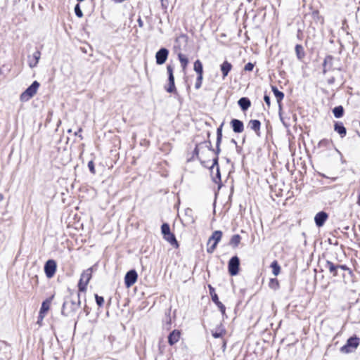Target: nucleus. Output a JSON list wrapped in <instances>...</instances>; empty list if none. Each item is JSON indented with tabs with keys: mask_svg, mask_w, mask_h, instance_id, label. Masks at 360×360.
Instances as JSON below:
<instances>
[{
	"mask_svg": "<svg viewBox=\"0 0 360 360\" xmlns=\"http://www.w3.org/2000/svg\"><path fill=\"white\" fill-rule=\"evenodd\" d=\"M39 83L37 81L33 82V83L20 95V101L26 102L32 98L37 92L39 87Z\"/></svg>",
	"mask_w": 360,
	"mask_h": 360,
	"instance_id": "nucleus-1",
	"label": "nucleus"
},
{
	"mask_svg": "<svg viewBox=\"0 0 360 360\" xmlns=\"http://www.w3.org/2000/svg\"><path fill=\"white\" fill-rule=\"evenodd\" d=\"M221 236L222 232L221 231H215L212 233L207 242V252L208 253H212L214 251L217 243L221 240Z\"/></svg>",
	"mask_w": 360,
	"mask_h": 360,
	"instance_id": "nucleus-2",
	"label": "nucleus"
},
{
	"mask_svg": "<svg viewBox=\"0 0 360 360\" xmlns=\"http://www.w3.org/2000/svg\"><path fill=\"white\" fill-rule=\"evenodd\" d=\"M92 268H89L83 271V273L81 275L78 288L79 290L81 292H84L86 290V286L91 278L92 276Z\"/></svg>",
	"mask_w": 360,
	"mask_h": 360,
	"instance_id": "nucleus-3",
	"label": "nucleus"
},
{
	"mask_svg": "<svg viewBox=\"0 0 360 360\" xmlns=\"http://www.w3.org/2000/svg\"><path fill=\"white\" fill-rule=\"evenodd\" d=\"M359 345V339L356 337L349 338L347 343L340 348L342 353L348 354L354 352Z\"/></svg>",
	"mask_w": 360,
	"mask_h": 360,
	"instance_id": "nucleus-4",
	"label": "nucleus"
},
{
	"mask_svg": "<svg viewBox=\"0 0 360 360\" xmlns=\"http://www.w3.org/2000/svg\"><path fill=\"white\" fill-rule=\"evenodd\" d=\"M79 305L80 301L79 300L77 301H65L63 303L61 313L64 316H68L71 311H76L79 307Z\"/></svg>",
	"mask_w": 360,
	"mask_h": 360,
	"instance_id": "nucleus-5",
	"label": "nucleus"
},
{
	"mask_svg": "<svg viewBox=\"0 0 360 360\" xmlns=\"http://www.w3.org/2000/svg\"><path fill=\"white\" fill-rule=\"evenodd\" d=\"M240 261L237 256H234L231 258L229 262V272L231 276H236L238 274L239 271Z\"/></svg>",
	"mask_w": 360,
	"mask_h": 360,
	"instance_id": "nucleus-6",
	"label": "nucleus"
},
{
	"mask_svg": "<svg viewBox=\"0 0 360 360\" xmlns=\"http://www.w3.org/2000/svg\"><path fill=\"white\" fill-rule=\"evenodd\" d=\"M56 262L53 259L48 260L44 265V272L47 278H52L56 271Z\"/></svg>",
	"mask_w": 360,
	"mask_h": 360,
	"instance_id": "nucleus-7",
	"label": "nucleus"
},
{
	"mask_svg": "<svg viewBox=\"0 0 360 360\" xmlns=\"http://www.w3.org/2000/svg\"><path fill=\"white\" fill-rule=\"evenodd\" d=\"M208 288H209V290H210V295L212 297V300L218 307V308L219 309V310L221 312V314L223 315H224L225 314V311H226L225 306L223 304L222 302H221L219 300L218 296H217V295L215 292L214 288L212 285H208Z\"/></svg>",
	"mask_w": 360,
	"mask_h": 360,
	"instance_id": "nucleus-8",
	"label": "nucleus"
},
{
	"mask_svg": "<svg viewBox=\"0 0 360 360\" xmlns=\"http://www.w3.org/2000/svg\"><path fill=\"white\" fill-rule=\"evenodd\" d=\"M138 275L135 270L128 271L124 277V283L127 288L133 285L137 281Z\"/></svg>",
	"mask_w": 360,
	"mask_h": 360,
	"instance_id": "nucleus-9",
	"label": "nucleus"
},
{
	"mask_svg": "<svg viewBox=\"0 0 360 360\" xmlns=\"http://www.w3.org/2000/svg\"><path fill=\"white\" fill-rule=\"evenodd\" d=\"M167 70L169 75V85L166 90L169 93H173L176 91L174 77L173 75V68L171 65H167Z\"/></svg>",
	"mask_w": 360,
	"mask_h": 360,
	"instance_id": "nucleus-10",
	"label": "nucleus"
},
{
	"mask_svg": "<svg viewBox=\"0 0 360 360\" xmlns=\"http://www.w3.org/2000/svg\"><path fill=\"white\" fill-rule=\"evenodd\" d=\"M169 51L165 48L160 49L155 54L156 63L158 65L165 63L168 57Z\"/></svg>",
	"mask_w": 360,
	"mask_h": 360,
	"instance_id": "nucleus-11",
	"label": "nucleus"
},
{
	"mask_svg": "<svg viewBox=\"0 0 360 360\" xmlns=\"http://www.w3.org/2000/svg\"><path fill=\"white\" fill-rule=\"evenodd\" d=\"M231 124L235 133H241L244 130L243 123L239 120L233 119L231 122Z\"/></svg>",
	"mask_w": 360,
	"mask_h": 360,
	"instance_id": "nucleus-12",
	"label": "nucleus"
},
{
	"mask_svg": "<svg viewBox=\"0 0 360 360\" xmlns=\"http://www.w3.org/2000/svg\"><path fill=\"white\" fill-rule=\"evenodd\" d=\"M328 218V214L324 212L317 213L314 217L316 224L321 227L322 226Z\"/></svg>",
	"mask_w": 360,
	"mask_h": 360,
	"instance_id": "nucleus-13",
	"label": "nucleus"
},
{
	"mask_svg": "<svg viewBox=\"0 0 360 360\" xmlns=\"http://www.w3.org/2000/svg\"><path fill=\"white\" fill-rule=\"evenodd\" d=\"M181 333L179 330H173L168 337V342L170 345L176 343L180 339Z\"/></svg>",
	"mask_w": 360,
	"mask_h": 360,
	"instance_id": "nucleus-14",
	"label": "nucleus"
},
{
	"mask_svg": "<svg viewBox=\"0 0 360 360\" xmlns=\"http://www.w3.org/2000/svg\"><path fill=\"white\" fill-rule=\"evenodd\" d=\"M220 69L222 72V77L224 79L229 74V72L232 69V65L228 62L227 60H225L221 65Z\"/></svg>",
	"mask_w": 360,
	"mask_h": 360,
	"instance_id": "nucleus-15",
	"label": "nucleus"
},
{
	"mask_svg": "<svg viewBox=\"0 0 360 360\" xmlns=\"http://www.w3.org/2000/svg\"><path fill=\"white\" fill-rule=\"evenodd\" d=\"M325 267L328 269L329 272L333 274V276H336L338 275V265H335L330 261H326Z\"/></svg>",
	"mask_w": 360,
	"mask_h": 360,
	"instance_id": "nucleus-16",
	"label": "nucleus"
},
{
	"mask_svg": "<svg viewBox=\"0 0 360 360\" xmlns=\"http://www.w3.org/2000/svg\"><path fill=\"white\" fill-rule=\"evenodd\" d=\"M53 298V295H52L51 297L46 299V300H44L42 302L41 307V309L39 311V312H41V314H46V313L49 310L50 305H51Z\"/></svg>",
	"mask_w": 360,
	"mask_h": 360,
	"instance_id": "nucleus-17",
	"label": "nucleus"
},
{
	"mask_svg": "<svg viewBox=\"0 0 360 360\" xmlns=\"http://www.w3.org/2000/svg\"><path fill=\"white\" fill-rule=\"evenodd\" d=\"M261 123L257 120H252L248 123V127L253 131H255L257 134L259 135V129H260Z\"/></svg>",
	"mask_w": 360,
	"mask_h": 360,
	"instance_id": "nucleus-18",
	"label": "nucleus"
},
{
	"mask_svg": "<svg viewBox=\"0 0 360 360\" xmlns=\"http://www.w3.org/2000/svg\"><path fill=\"white\" fill-rule=\"evenodd\" d=\"M272 89V91L277 100V102L279 104V108L281 109V101L284 98V94L281 91H280L276 86H272L271 87Z\"/></svg>",
	"mask_w": 360,
	"mask_h": 360,
	"instance_id": "nucleus-19",
	"label": "nucleus"
},
{
	"mask_svg": "<svg viewBox=\"0 0 360 360\" xmlns=\"http://www.w3.org/2000/svg\"><path fill=\"white\" fill-rule=\"evenodd\" d=\"M238 103L243 110H248L251 105L250 100L245 97L240 98Z\"/></svg>",
	"mask_w": 360,
	"mask_h": 360,
	"instance_id": "nucleus-20",
	"label": "nucleus"
},
{
	"mask_svg": "<svg viewBox=\"0 0 360 360\" xmlns=\"http://www.w3.org/2000/svg\"><path fill=\"white\" fill-rule=\"evenodd\" d=\"M334 129L340 135L341 137H344L346 135V129L340 122H336L335 124Z\"/></svg>",
	"mask_w": 360,
	"mask_h": 360,
	"instance_id": "nucleus-21",
	"label": "nucleus"
},
{
	"mask_svg": "<svg viewBox=\"0 0 360 360\" xmlns=\"http://www.w3.org/2000/svg\"><path fill=\"white\" fill-rule=\"evenodd\" d=\"M40 56H41V53L39 51H37L33 53V56H32L33 59L32 60H30L29 63V65L30 68H32L37 65L39 58H40Z\"/></svg>",
	"mask_w": 360,
	"mask_h": 360,
	"instance_id": "nucleus-22",
	"label": "nucleus"
},
{
	"mask_svg": "<svg viewBox=\"0 0 360 360\" xmlns=\"http://www.w3.org/2000/svg\"><path fill=\"white\" fill-rule=\"evenodd\" d=\"M222 125L223 124H221L217 129V149H216L217 153H219L220 152L219 144H220V143L221 141V138H222Z\"/></svg>",
	"mask_w": 360,
	"mask_h": 360,
	"instance_id": "nucleus-23",
	"label": "nucleus"
},
{
	"mask_svg": "<svg viewBox=\"0 0 360 360\" xmlns=\"http://www.w3.org/2000/svg\"><path fill=\"white\" fill-rule=\"evenodd\" d=\"M178 58L180 61V63H181L183 70H185L188 64V60L187 57L185 55L179 53L178 54Z\"/></svg>",
	"mask_w": 360,
	"mask_h": 360,
	"instance_id": "nucleus-24",
	"label": "nucleus"
},
{
	"mask_svg": "<svg viewBox=\"0 0 360 360\" xmlns=\"http://www.w3.org/2000/svg\"><path fill=\"white\" fill-rule=\"evenodd\" d=\"M193 68H194V70L197 72V74L198 75H202V74H203L202 65V63L199 60H197L194 63Z\"/></svg>",
	"mask_w": 360,
	"mask_h": 360,
	"instance_id": "nucleus-25",
	"label": "nucleus"
},
{
	"mask_svg": "<svg viewBox=\"0 0 360 360\" xmlns=\"http://www.w3.org/2000/svg\"><path fill=\"white\" fill-rule=\"evenodd\" d=\"M240 236L238 234L233 235L230 240V245L236 248L240 242Z\"/></svg>",
	"mask_w": 360,
	"mask_h": 360,
	"instance_id": "nucleus-26",
	"label": "nucleus"
},
{
	"mask_svg": "<svg viewBox=\"0 0 360 360\" xmlns=\"http://www.w3.org/2000/svg\"><path fill=\"white\" fill-rule=\"evenodd\" d=\"M271 267L272 269V273L274 276H276L280 274L281 267L276 261H274L271 263Z\"/></svg>",
	"mask_w": 360,
	"mask_h": 360,
	"instance_id": "nucleus-27",
	"label": "nucleus"
},
{
	"mask_svg": "<svg viewBox=\"0 0 360 360\" xmlns=\"http://www.w3.org/2000/svg\"><path fill=\"white\" fill-rule=\"evenodd\" d=\"M332 60H333V57L330 56H327L325 60H324V62H323V72L324 74H326V72L329 70V68H328V64H331L332 63Z\"/></svg>",
	"mask_w": 360,
	"mask_h": 360,
	"instance_id": "nucleus-28",
	"label": "nucleus"
},
{
	"mask_svg": "<svg viewBox=\"0 0 360 360\" xmlns=\"http://www.w3.org/2000/svg\"><path fill=\"white\" fill-rule=\"evenodd\" d=\"M333 112L334 116L335 117L340 118V117H341L343 115L344 109H343V108L341 105H340V106L335 107L333 109Z\"/></svg>",
	"mask_w": 360,
	"mask_h": 360,
	"instance_id": "nucleus-29",
	"label": "nucleus"
},
{
	"mask_svg": "<svg viewBox=\"0 0 360 360\" xmlns=\"http://www.w3.org/2000/svg\"><path fill=\"white\" fill-rule=\"evenodd\" d=\"M163 236H164V238L167 241H168L170 244H172V245L177 244V241L176 240V238H175L174 235L172 234V233H169L167 235H165Z\"/></svg>",
	"mask_w": 360,
	"mask_h": 360,
	"instance_id": "nucleus-30",
	"label": "nucleus"
},
{
	"mask_svg": "<svg viewBox=\"0 0 360 360\" xmlns=\"http://www.w3.org/2000/svg\"><path fill=\"white\" fill-rule=\"evenodd\" d=\"M295 51L299 58H302L304 56L303 47L301 45H296Z\"/></svg>",
	"mask_w": 360,
	"mask_h": 360,
	"instance_id": "nucleus-31",
	"label": "nucleus"
},
{
	"mask_svg": "<svg viewBox=\"0 0 360 360\" xmlns=\"http://www.w3.org/2000/svg\"><path fill=\"white\" fill-rule=\"evenodd\" d=\"M279 286L278 281L276 278H271L269 281V287L272 289H277Z\"/></svg>",
	"mask_w": 360,
	"mask_h": 360,
	"instance_id": "nucleus-32",
	"label": "nucleus"
},
{
	"mask_svg": "<svg viewBox=\"0 0 360 360\" xmlns=\"http://www.w3.org/2000/svg\"><path fill=\"white\" fill-rule=\"evenodd\" d=\"M162 233L163 236L167 235L170 232V228L169 226L167 224H163L161 227Z\"/></svg>",
	"mask_w": 360,
	"mask_h": 360,
	"instance_id": "nucleus-33",
	"label": "nucleus"
},
{
	"mask_svg": "<svg viewBox=\"0 0 360 360\" xmlns=\"http://www.w3.org/2000/svg\"><path fill=\"white\" fill-rule=\"evenodd\" d=\"M75 12L78 18H82L83 16V13L80 8L79 4H77L75 7Z\"/></svg>",
	"mask_w": 360,
	"mask_h": 360,
	"instance_id": "nucleus-34",
	"label": "nucleus"
},
{
	"mask_svg": "<svg viewBox=\"0 0 360 360\" xmlns=\"http://www.w3.org/2000/svg\"><path fill=\"white\" fill-rule=\"evenodd\" d=\"M202 81V75H198L195 84V89H198L201 87Z\"/></svg>",
	"mask_w": 360,
	"mask_h": 360,
	"instance_id": "nucleus-35",
	"label": "nucleus"
},
{
	"mask_svg": "<svg viewBox=\"0 0 360 360\" xmlns=\"http://www.w3.org/2000/svg\"><path fill=\"white\" fill-rule=\"evenodd\" d=\"M95 297H96V301L97 304L99 307H101L103 304V303H104L103 297H101V296H98V295H96Z\"/></svg>",
	"mask_w": 360,
	"mask_h": 360,
	"instance_id": "nucleus-36",
	"label": "nucleus"
},
{
	"mask_svg": "<svg viewBox=\"0 0 360 360\" xmlns=\"http://www.w3.org/2000/svg\"><path fill=\"white\" fill-rule=\"evenodd\" d=\"M88 167L90 170V172L92 173V174H95L96 173V171H95V167H94V163L93 161H89V163H88Z\"/></svg>",
	"mask_w": 360,
	"mask_h": 360,
	"instance_id": "nucleus-37",
	"label": "nucleus"
},
{
	"mask_svg": "<svg viewBox=\"0 0 360 360\" xmlns=\"http://www.w3.org/2000/svg\"><path fill=\"white\" fill-rule=\"evenodd\" d=\"M253 68H254V64L252 63H247L244 67V70L245 71H252L253 70Z\"/></svg>",
	"mask_w": 360,
	"mask_h": 360,
	"instance_id": "nucleus-38",
	"label": "nucleus"
},
{
	"mask_svg": "<svg viewBox=\"0 0 360 360\" xmlns=\"http://www.w3.org/2000/svg\"><path fill=\"white\" fill-rule=\"evenodd\" d=\"M46 314H41V312H39V316H38V320L37 321V323L39 326L41 325V323H42V321L43 319H44Z\"/></svg>",
	"mask_w": 360,
	"mask_h": 360,
	"instance_id": "nucleus-39",
	"label": "nucleus"
},
{
	"mask_svg": "<svg viewBox=\"0 0 360 360\" xmlns=\"http://www.w3.org/2000/svg\"><path fill=\"white\" fill-rule=\"evenodd\" d=\"M223 335V331L221 330L219 332L215 331L212 332V336L215 338H220Z\"/></svg>",
	"mask_w": 360,
	"mask_h": 360,
	"instance_id": "nucleus-40",
	"label": "nucleus"
},
{
	"mask_svg": "<svg viewBox=\"0 0 360 360\" xmlns=\"http://www.w3.org/2000/svg\"><path fill=\"white\" fill-rule=\"evenodd\" d=\"M264 100L265 103H266V105L268 106H269L270 105V98H269V96H267V95H265L264 97Z\"/></svg>",
	"mask_w": 360,
	"mask_h": 360,
	"instance_id": "nucleus-41",
	"label": "nucleus"
},
{
	"mask_svg": "<svg viewBox=\"0 0 360 360\" xmlns=\"http://www.w3.org/2000/svg\"><path fill=\"white\" fill-rule=\"evenodd\" d=\"M338 269H341L345 271L349 270V268L346 265H338Z\"/></svg>",
	"mask_w": 360,
	"mask_h": 360,
	"instance_id": "nucleus-42",
	"label": "nucleus"
},
{
	"mask_svg": "<svg viewBox=\"0 0 360 360\" xmlns=\"http://www.w3.org/2000/svg\"><path fill=\"white\" fill-rule=\"evenodd\" d=\"M82 131V128H79L78 131H76L75 132V136H78V134H79V132H81ZM79 137L82 139H83V136L82 135H79Z\"/></svg>",
	"mask_w": 360,
	"mask_h": 360,
	"instance_id": "nucleus-43",
	"label": "nucleus"
},
{
	"mask_svg": "<svg viewBox=\"0 0 360 360\" xmlns=\"http://www.w3.org/2000/svg\"><path fill=\"white\" fill-rule=\"evenodd\" d=\"M137 22H138V24H139V27H142L143 26V21L141 20V18H139Z\"/></svg>",
	"mask_w": 360,
	"mask_h": 360,
	"instance_id": "nucleus-44",
	"label": "nucleus"
},
{
	"mask_svg": "<svg viewBox=\"0 0 360 360\" xmlns=\"http://www.w3.org/2000/svg\"><path fill=\"white\" fill-rule=\"evenodd\" d=\"M218 163H217V158H215L214 159V163H213V165H212V167L214 166V165H217Z\"/></svg>",
	"mask_w": 360,
	"mask_h": 360,
	"instance_id": "nucleus-45",
	"label": "nucleus"
},
{
	"mask_svg": "<svg viewBox=\"0 0 360 360\" xmlns=\"http://www.w3.org/2000/svg\"><path fill=\"white\" fill-rule=\"evenodd\" d=\"M3 200V195L1 193H0V202L2 201Z\"/></svg>",
	"mask_w": 360,
	"mask_h": 360,
	"instance_id": "nucleus-46",
	"label": "nucleus"
},
{
	"mask_svg": "<svg viewBox=\"0 0 360 360\" xmlns=\"http://www.w3.org/2000/svg\"><path fill=\"white\" fill-rule=\"evenodd\" d=\"M68 133H71V132H72V129H68Z\"/></svg>",
	"mask_w": 360,
	"mask_h": 360,
	"instance_id": "nucleus-47",
	"label": "nucleus"
},
{
	"mask_svg": "<svg viewBox=\"0 0 360 360\" xmlns=\"http://www.w3.org/2000/svg\"><path fill=\"white\" fill-rule=\"evenodd\" d=\"M217 173H218V174H219V168H218V167L217 168Z\"/></svg>",
	"mask_w": 360,
	"mask_h": 360,
	"instance_id": "nucleus-48",
	"label": "nucleus"
},
{
	"mask_svg": "<svg viewBox=\"0 0 360 360\" xmlns=\"http://www.w3.org/2000/svg\"><path fill=\"white\" fill-rule=\"evenodd\" d=\"M358 203L360 205V197H359Z\"/></svg>",
	"mask_w": 360,
	"mask_h": 360,
	"instance_id": "nucleus-49",
	"label": "nucleus"
}]
</instances>
